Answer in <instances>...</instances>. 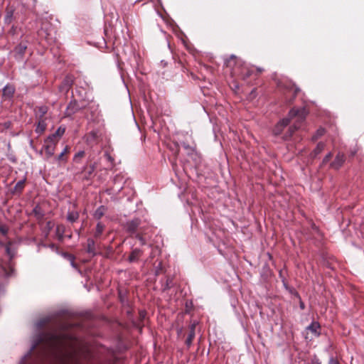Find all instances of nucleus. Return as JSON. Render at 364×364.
<instances>
[{
  "instance_id": "34",
  "label": "nucleus",
  "mask_w": 364,
  "mask_h": 364,
  "mask_svg": "<svg viewBox=\"0 0 364 364\" xmlns=\"http://www.w3.org/2000/svg\"><path fill=\"white\" fill-rule=\"evenodd\" d=\"M0 231L4 235H6L7 234V229L4 227H1L0 228Z\"/></svg>"
},
{
  "instance_id": "4",
  "label": "nucleus",
  "mask_w": 364,
  "mask_h": 364,
  "mask_svg": "<svg viewBox=\"0 0 364 364\" xmlns=\"http://www.w3.org/2000/svg\"><path fill=\"white\" fill-rule=\"evenodd\" d=\"M81 107L78 105L76 100H72L65 109V114L67 117H70L78 112Z\"/></svg>"
},
{
  "instance_id": "29",
  "label": "nucleus",
  "mask_w": 364,
  "mask_h": 364,
  "mask_svg": "<svg viewBox=\"0 0 364 364\" xmlns=\"http://www.w3.org/2000/svg\"><path fill=\"white\" fill-rule=\"evenodd\" d=\"M33 213L35 214L36 216H37L38 218H41L43 217V214L41 213V209L38 206H36L34 209H33Z\"/></svg>"
},
{
  "instance_id": "32",
  "label": "nucleus",
  "mask_w": 364,
  "mask_h": 364,
  "mask_svg": "<svg viewBox=\"0 0 364 364\" xmlns=\"http://www.w3.org/2000/svg\"><path fill=\"white\" fill-rule=\"evenodd\" d=\"M136 237L141 242V245L145 244V240H144L142 236H141L140 235H136Z\"/></svg>"
},
{
  "instance_id": "10",
  "label": "nucleus",
  "mask_w": 364,
  "mask_h": 364,
  "mask_svg": "<svg viewBox=\"0 0 364 364\" xmlns=\"http://www.w3.org/2000/svg\"><path fill=\"white\" fill-rule=\"evenodd\" d=\"M195 324H192L189 328L188 336L186 340V344L189 347L192 344V341L195 337Z\"/></svg>"
},
{
  "instance_id": "1",
  "label": "nucleus",
  "mask_w": 364,
  "mask_h": 364,
  "mask_svg": "<svg viewBox=\"0 0 364 364\" xmlns=\"http://www.w3.org/2000/svg\"><path fill=\"white\" fill-rule=\"evenodd\" d=\"M57 326L58 329L51 332L39 333L19 364H36L43 359H49L55 364H70L75 354L76 343L75 336L69 331L71 325L60 322Z\"/></svg>"
},
{
  "instance_id": "7",
  "label": "nucleus",
  "mask_w": 364,
  "mask_h": 364,
  "mask_svg": "<svg viewBox=\"0 0 364 364\" xmlns=\"http://www.w3.org/2000/svg\"><path fill=\"white\" fill-rule=\"evenodd\" d=\"M140 224L141 220L139 218H135L128 221L126 224L127 230L131 233H134L137 230Z\"/></svg>"
},
{
  "instance_id": "26",
  "label": "nucleus",
  "mask_w": 364,
  "mask_h": 364,
  "mask_svg": "<svg viewBox=\"0 0 364 364\" xmlns=\"http://www.w3.org/2000/svg\"><path fill=\"white\" fill-rule=\"evenodd\" d=\"M47 112H48L47 107L45 106H41V107H38V114L39 115L40 118H43V116L47 113Z\"/></svg>"
},
{
  "instance_id": "6",
  "label": "nucleus",
  "mask_w": 364,
  "mask_h": 364,
  "mask_svg": "<svg viewBox=\"0 0 364 364\" xmlns=\"http://www.w3.org/2000/svg\"><path fill=\"white\" fill-rule=\"evenodd\" d=\"M345 162V155L343 153H338L334 160L331 163L330 166L333 169L340 168Z\"/></svg>"
},
{
  "instance_id": "24",
  "label": "nucleus",
  "mask_w": 364,
  "mask_h": 364,
  "mask_svg": "<svg viewBox=\"0 0 364 364\" xmlns=\"http://www.w3.org/2000/svg\"><path fill=\"white\" fill-rule=\"evenodd\" d=\"M298 128H299V126L297 124H295L294 127H291L289 129L288 135L286 134L284 136V139L287 140L288 139H289L291 136V135L293 134V133L295 132V130H296Z\"/></svg>"
},
{
  "instance_id": "37",
  "label": "nucleus",
  "mask_w": 364,
  "mask_h": 364,
  "mask_svg": "<svg viewBox=\"0 0 364 364\" xmlns=\"http://www.w3.org/2000/svg\"><path fill=\"white\" fill-rule=\"evenodd\" d=\"M328 364H338V363L336 360H334L333 358H331L329 360Z\"/></svg>"
},
{
  "instance_id": "39",
  "label": "nucleus",
  "mask_w": 364,
  "mask_h": 364,
  "mask_svg": "<svg viewBox=\"0 0 364 364\" xmlns=\"http://www.w3.org/2000/svg\"><path fill=\"white\" fill-rule=\"evenodd\" d=\"M47 227L48 228V230H50V228H52V223L50 221L47 223Z\"/></svg>"
},
{
  "instance_id": "13",
  "label": "nucleus",
  "mask_w": 364,
  "mask_h": 364,
  "mask_svg": "<svg viewBox=\"0 0 364 364\" xmlns=\"http://www.w3.org/2000/svg\"><path fill=\"white\" fill-rule=\"evenodd\" d=\"M320 328V325L317 322H312L309 326L306 327V329L312 332L316 336H319L318 330Z\"/></svg>"
},
{
  "instance_id": "46",
  "label": "nucleus",
  "mask_w": 364,
  "mask_h": 364,
  "mask_svg": "<svg viewBox=\"0 0 364 364\" xmlns=\"http://www.w3.org/2000/svg\"><path fill=\"white\" fill-rule=\"evenodd\" d=\"M298 90V89H296L294 93L296 94Z\"/></svg>"
},
{
  "instance_id": "17",
  "label": "nucleus",
  "mask_w": 364,
  "mask_h": 364,
  "mask_svg": "<svg viewBox=\"0 0 364 364\" xmlns=\"http://www.w3.org/2000/svg\"><path fill=\"white\" fill-rule=\"evenodd\" d=\"M79 218L77 212H69L68 213L67 220L71 223L75 222Z\"/></svg>"
},
{
  "instance_id": "27",
  "label": "nucleus",
  "mask_w": 364,
  "mask_h": 364,
  "mask_svg": "<svg viewBox=\"0 0 364 364\" xmlns=\"http://www.w3.org/2000/svg\"><path fill=\"white\" fill-rule=\"evenodd\" d=\"M25 180H21L15 186V190L21 191L24 187Z\"/></svg>"
},
{
  "instance_id": "20",
  "label": "nucleus",
  "mask_w": 364,
  "mask_h": 364,
  "mask_svg": "<svg viewBox=\"0 0 364 364\" xmlns=\"http://www.w3.org/2000/svg\"><path fill=\"white\" fill-rule=\"evenodd\" d=\"M50 321V318L49 317H45V318H43L41 319H40L37 323H36V326L38 328H41L42 327H43L46 324H47L48 323H49V321Z\"/></svg>"
},
{
  "instance_id": "45",
  "label": "nucleus",
  "mask_w": 364,
  "mask_h": 364,
  "mask_svg": "<svg viewBox=\"0 0 364 364\" xmlns=\"http://www.w3.org/2000/svg\"><path fill=\"white\" fill-rule=\"evenodd\" d=\"M108 160H111V156L109 155H107Z\"/></svg>"
},
{
  "instance_id": "14",
  "label": "nucleus",
  "mask_w": 364,
  "mask_h": 364,
  "mask_svg": "<svg viewBox=\"0 0 364 364\" xmlns=\"http://www.w3.org/2000/svg\"><path fill=\"white\" fill-rule=\"evenodd\" d=\"M46 123L45 120L40 119L38 123V125L36 128V133L41 134L46 130Z\"/></svg>"
},
{
  "instance_id": "2",
  "label": "nucleus",
  "mask_w": 364,
  "mask_h": 364,
  "mask_svg": "<svg viewBox=\"0 0 364 364\" xmlns=\"http://www.w3.org/2000/svg\"><path fill=\"white\" fill-rule=\"evenodd\" d=\"M307 114V112L305 108H299V109H292L289 111L288 117L282 119L275 126L273 129V133L274 135H279L282 133L283 129L287 127L290 119L296 118V123L302 122Z\"/></svg>"
},
{
  "instance_id": "43",
  "label": "nucleus",
  "mask_w": 364,
  "mask_h": 364,
  "mask_svg": "<svg viewBox=\"0 0 364 364\" xmlns=\"http://www.w3.org/2000/svg\"><path fill=\"white\" fill-rule=\"evenodd\" d=\"M236 58V57H235V55H232L230 56V59H233V58Z\"/></svg>"
},
{
  "instance_id": "40",
  "label": "nucleus",
  "mask_w": 364,
  "mask_h": 364,
  "mask_svg": "<svg viewBox=\"0 0 364 364\" xmlns=\"http://www.w3.org/2000/svg\"><path fill=\"white\" fill-rule=\"evenodd\" d=\"M68 147L65 146L61 153H63V155H65V154H66L68 152Z\"/></svg>"
},
{
  "instance_id": "33",
  "label": "nucleus",
  "mask_w": 364,
  "mask_h": 364,
  "mask_svg": "<svg viewBox=\"0 0 364 364\" xmlns=\"http://www.w3.org/2000/svg\"><path fill=\"white\" fill-rule=\"evenodd\" d=\"M69 259L70 260V263H71V265L73 267H75V264L74 262V257L72 256V255H69Z\"/></svg>"
},
{
  "instance_id": "18",
  "label": "nucleus",
  "mask_w": 364,
  "mask_h": 364,
  "mask_svg": "<svg viewBox=\"0 0 364 364\" xmlns=\"http://www.w3.org/2000/svg\"><path fill=\"white\" fill-rule=\"evenodd\" d=\"M65 129L63 127H60L54 134H51L50 136H54L53 140L58 141L57 137H60L65 132Z\"/></svg>"
},
{
  "instance_id": "22",
  "label": "nucleus",
  "mask_w": 364,
  "mask_h": 364,
  "mask_svg": "<svg viewBox=\"0 0 364 364\" xmlns=\"http://www.w3.org/2000/svg\"><path fill=\"white\" fill-rule=\"evenodd\" d=\"M105 208L104 206L102 205V206L99 207L95 213V218L97 219L101 218L105 213Z\"/></svg>"
},
{
  "instance_id": "21",
  "label": "nucleus",
  "mask_w": 364,
  "mask_h": 364,
  "mask_svg": "<svg viewBox=\"0 0 364 364\" xmlns=\"http://www.w3.org/2000/svg\"><path fill=\"white\" fill-rule=\"evenodd\" d=\"M65 231V226L63 225H59L56 228V234L58 236L59 240H63V233Z\"/></svg>"
},
{
  "instance_id": "44",
  "label": "nucleus",
  "mask_w": 364,
  "mask_h": 364,
  "mask_svg": "<svg viewBox=\"0 0 364 364\" xmlns=\"http://www.w3.org/2000/svg\"><path fill=\"white\" fill-rule=\"evenodd\" d=\"M140 315H141V317H144L145 314H144V313H143V312H141V313L140 314Z\"/></svg>"
},
{
  "instance_id": "25",
  "label": "nucleus",
  "mask_w": 364,
  "mask_h": 364,
  "mask_svg": "<svg viewBox=\"0 0 364 364\" xmlns=\"http://www.w3.org/2000/svg\"><path fill=\"white\" fill-rule=\"evenodd\" d=\"M104 230V226L101 223H97L96 226V230L95 233V236L97 237L100 236Z\"/></svg>"
},
{
  "instance_id": "28",
  "label": "nucleus",
  "mask_w": 364,
  "mask_h": 364,
  "mask_svg": "<svg viewBox=\"0 0 364 364\" xmlns=\"http://www.w3.org/2000/svg\"><path fill=\"white\" fill-rule=\"evenodd\" d=\"M332 156H333V154L331 152H329L328 154H327L325 156V157L323 159L322 165H325L326 164H327L331 159Z\"/></svg>"
},
{
  "instance_id": "5",
  "label": "nucleus",
  "mask_w": 364,
  "mask_h": 364,
  "mask_svg": "<svg viewBox=\"0 0 364 364\" xmlns=\"http://www.w3.org/2000/svg\"><path fill=\"white\" fill-rule=\"evenodd\" d=\"M27 48V45L26 43H20L18 46H16V48H14V50H13V53L14 54V57L16 58V59L17 60H21L24 53H25V51Z\"/></svg>"
},
{
  "instance_id": "35",
  "label": "nucleus",
  "mask_w": 364,
  "mask_h": 364,
  "mask_svg": "<svg viewBox=\"0 0 364 364\" xmlns=\"http://www.w3.org/2000/svg\"><path fill=\"white\" fill-rule=\"evenodd\" d=\"M6 250L7 254L10 256V257L12 258L13 255L11 254L10 247L9 246L6 247Z\"/></svg>"
},
{
  "instance_id": "36",
  "label": "nucleus",
  "mask_w": 364,
  "mask_h": 364,
  "mask_svg": "<svg viewBox=\"0 0 364 364\" xmlns=\"http://www.w3.org/2000/svg\"><path fill=\"white\" fill-rule=\"evenodd\" d=\"M243 79L248 77L251 75L250 71H247L245 74H242Z\"/></svg>"
},
{
  "instance_id": "41",
  "label": "nucleus",
  "mask_w": 364,
  "mask_h": 364,
  "mask_svg": "<svg viewBox=\"0 0 364 364\" xmlns=\"http://www.w3.org/2000/svg\"><path fill=\"white\" fill-rule=\"evenodd\" d=\"M295 294V296H296V297H298V298L301 300V298H300V296H299V294H298L297 292H295V294Z\"/></svg>"
},
{
  "instance_id": "15",
  "label": "nucleus",
  "mask_w": 364,
  "mask_h": 364,
  "mask_svg": "<svg viewBox=\"0 0 364 364\" xmlns=\"http://www.w3.org/2000/svg\"><path fill=\"white\" fill-rule=\"evenodd\" d=\"M14 93V88L11 85H6L3 89V95L9 97H12Z\"/></svg>"
},
{
  "instance_id": "12",
  "label": "nucleus",
  "mask_w": 364,
  "mask_h": 364,
  "mask_svg": "<svg viewBox=\"0 0 364 364\" xmlns=\"http://www.w3.org/2000/svg\"><path fill=\"white\" fill-rule=\"evenodd\" d=\"M141 250L136 248L133 250L128 258L130 262H134L138 259V258L141 255Z\"/></svg>"
},
{
  "instance_id": "19",
  "label": "nucleus",
  "mask_w": 364,
  "mask_h": 364,
  "mask_svg": "<svg viewBox=\"0 0 364 364\" xmlns=\"http://www.w3.org/2000/svg\"><path fill=\"white\" fill-rule=\"evenodd\" d=\"M95 169V164H92L88 167L85 168L84 171L85 173V177L89 178Z\"/></svg>"
},
{
  "instance_id": "30",
  "label": "nucleus",
  "mask_w": 364,
  "mask_h": 364,
  "mask_svg": "<svg viewBox=\"0 0 364 364\" xmlns=\"http://www.w3.org/2000/svg\"><path fill=\"white\" fill-rule=\"evenodd\" d=\"M56 161L58 162V163H62V162H65V159L64 158V155H63V153H60L57 157H56Z\"/></svg>"
},
{
  "instance_id": "3",
  "label": "nucleus",
  "mask_w": 364,
  "mask_h": 364,
  "mask_svg": "<svg viewBox=\"0 0 364 364\" xmlns=\"http://www.w3.org/2000/svg\"><path fill=\"white\" fill-rule=\"evenodd\" d=\"M54 136H49L45 140L43 148L45 149L46 160H48L52 157L55 153V149L56 146V141L53 140Z\"/></svg>"
},
{
  "instance_id": "23",
  "label": "nucleus",
  "mask_w": 364,
  "mask_h": 364,
  "mask_svg": "<svg viewBox=\"0 0 364 364\" xmlns=\"http://www.w3.org/2000/svg\"><path fill=\"white\" fill-rule=\"evenodd\" d=\"M325 133V130L323 128H319L316 132L312 136V140L313 141H316L317 140L319 137H321V136H323Z\"/></svg>"
},
{
  "instance_id": "8",
  "label": "nucleus",
  "mask_w": 364,
  "mask_h": 364,
  "mask_svg": "<svg viewBox=\"0 0 364 364\" xmlns=\"http://www.w3.org/2000/svg\"><path fill=\"white\" fill-rule=\"evenodd\" d=\"M74 82L73 77L71 75H68L63 80L62 85L60 86V89L61 91H65L68 92L71 86L73 85Z\"/></svg>"
},
{
  "instance_id": "16",
  "label": "nucleus",
  "mask_w": 364,
  "mask_h": 364,
  "mask_svg": "<svg viewBox=\"0 0 364 364\" xmlns=\"http://www.w3.org/2000/svg\"><path fill=\"white\" fill-rule=\"evenodd\" d=\"M181 145L183 147V149L186 151L188 155H193L196 152L194 146H191L186 142H182Z\"/></svg>"
},
{
  "instance_id": "38",
  "label": "nucleus",
  "mask_w": 364,
  "mask_h": 364,
  "mask_svg": "<svg viewBox=\"0 0 364 364\" xmlns=\"http://www.w3.org/2000/svg\"><path fill=\"white\" fill-rule=\"evenodd\" d=\"M299 306H300V308L301 309H305V305H304L303 301H300Z\"/></svg>"
},
{
  "instance_id": "9",
  "label": "nucleus",
  "mask_w": 364,
  "mask_h": 364,
  "mask_svg": "<svg viewBox=\"0 0 364 364\" xmlns=\"http://www.w3.org/2000/svg\"><path fill=\"white\" fill-rule=\"evenodd\" d=\"M87 252L91 255L92 256H95L97 254L95 241L92 239L89 238L87 241Z\"/></svg>"
},
{
  "instance_id": "42",
  "label": "nucleus",
  "mask_w": 364,
  "mask_h": 364,
  "mask_svg": "<svg viewBox=\"0 0 364 364\" xmlns=\"http://www.w3.org/2000/svg\"><path fill=\"white\" fill-rule=\"evenodd\" d=\"M257 70H258L259 73H261V72H262V71H263V69H262V68H257Z\"/></svg>"
},
{
  "instance_id": "11",
  "label": "nucleus",
  "mask_w": 364,
  "mask_h": 364,
  "mask_svg": "<svg viewBox=\"0 0 364 364\" xmlns=\"http://www.w3.org/2000/svg\"><path fill=\"white\" fill-rule=\"evenodd\" d=\"M325 146H326V144L324 142L321 141V142L318 143L316 147L311 152V156L312 158L316 157L319 154H321L323 151Z\"/></svg>"
},
{
  "instance_id": "31",
  "label": "nucleus",
  "mask_w": 364,
  "mask_h": 364,
  "mask_svg": "<svg viewBox=\"0 0 364 364\" xmlns=\"http://www.w3.org/2000/svg\"><path fill=\"white\" fill-rule=\"evenodd\" d=\"M85 154V152L83 151H80L79 152H77L75 155V160H76L77 158H82Z\"/></svg>"
}]
</instances>
